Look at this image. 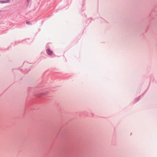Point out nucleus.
Wrapping results in <instances>:
<instances>
[{
	"mask_svg": "<svg viewBox=\"0 0 157 157\" xmlns=\"http://www.w3.org/2000/svg\"><path fill=\"white\" fill-rule=\"evenodd\" d=\"M46 52L49 55H51L53 54V52L49 49H47L46 50Z\"/></svg>",
	"mask_w": 157,
	"mask_h": 157,
	"instance_id": "nucleus-1",
	"label": "nucleus"
},
{
	"mask_svg": "<svg viewBox=\"0 0 157 157\" xmlns=\"http://www.w3.org/2000/svg\"><path fill=\"white\" fill-rule=\"evenodd\" d=\"M10 2V0H6L5 1H0V3H9Z\"/></svg>",
	"mask_w": 157,
	"mask_h": 157,
	"instance_id": "nucleus-2",
	"label": "nucleus"
},
{
	"mask_svg": "<svg viewBox=\"0 0 157 157\" xmlns=\"http://www.w3.org/2000/svg\"><path fill=\"white\" fill-rule=\"evenodd\" d=\"M26 23L27 24L31 25V24L30 23V21H26Z\"/></svg>",
	"mask_w": 157,
	"mask_h": 157,
	"instance_id": "nucleus-3",
	"label": "nucleus"
},
{
	"mask_svg": "<svg viewBox=\"0 0 157 157\" xmlns=\"http://www.w3.org/2000/svg\"><path fill=\"white\" fill-rule=\"evenodd\" d=\"M27 2H28V3H29V0H27Z\"/></svg>",
	"mask_w": 157,
	"mask_h": 157,
	"instance_id": "nucleus-4",
	"label": "nucleus"
}]
</instances>
